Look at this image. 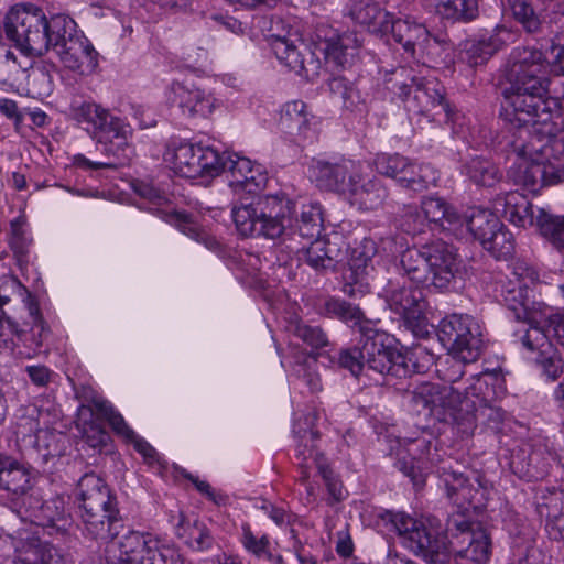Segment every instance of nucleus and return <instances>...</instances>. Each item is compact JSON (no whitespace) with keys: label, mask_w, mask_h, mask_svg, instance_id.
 Returning <instances> with one entry per match:
<instances>
[{"label":"nucleus","mask_w":564,"mask_h":564,"mask_svg":"<svg viewBox=\"0 0 564 564\" xmlns=\"http://www.w3.org/2000/svg\"><path fill=\"white\" fill-rule=\"evenodd\" d=\"M129 440L134 443V448L145 458H154L156 452L148 442L143 441L142 438H139L135 434L133 438Z\"/></svg>","instance_id":"774afa93"},{"label":"nucleus","mask_w":564,"mask_h":564,"mask_svg":"<svg viewBox=\"0 0 564 564\" xmlns=\"http://www.w3.org/2000/svg\"><path fill=\"white\" fill-rule=\"evenodd\" d=\"M541 324H529L522 336L525 357L540 370L542 377L555 381L564 370V362L557 349L550 341Z\"/></svg>","instance_id":"ddd939ff"},{"label":"nucleus","mask_w":564,"mask_h":564,"mask_svg":"<svg viewBox=\"0 0 564 564\" xmlns=\"http://www.w3.org/2000/svg\"><path fill=\"white\" fill-rule=\"evenodd\" d=\"M334 95L339 96L344 107L354 109L360 102V95L354 85L344 77H335L329 83Z\"/></svg>","instance_id":"09e8293b"},{"label":"nucleus","mask_w":564,"mask_h":564,"mask_svg":"<svg viewBox=\"0 0 564 564\" xmlns=\"http://www.w3.org/2000/svg\"><path fill=\"white\" fill-rule=\"evenodd\" d=\"M551 55L554 67L564 75V31L557 33L552 40Z\"/></svg>","instance_id":"4d7b16f0"},{"label":"nucleus","mask_w":564,"mask_h":564,"mask_svg":"<svg viewBox=\"0 0 564 564\" xmlns=\"http://www.w3.org/2000/svg\"><path fill=\"white\" fill-rule=\"evenodd\" d=\"M377 246L372 239H364L354 248L347 269L343 273V292L359 297L370 292V278L375 269L373 257Z\"/></svg>","instance_id":"dca6fc26"},{"label":"nucleus","mask_w":564,"mask_h":564,"mask_svg":"<svg viewBox=\"0 0 564 564\" xmlns=\"http://www.w3.org/2000/svg\"><path fill=\"white\" fill-rule=\"evenodd\" d=\"M28 373L31 380L37 386H44L50 380V370L44 366L28 367Z\"/></svg>","instance_id":"e2e57ef3"},{"label":"nucleus","mask_w":564,"mask_h":564,"mask_svg":"<svg viewBox=\"0 0 564 564\" xmlns=\"http://www.w3.org/2000/svg\"><path fill=\"white\" fill-rule=\"evenodd\" d=\"M506 381L500 370H486L473 377V382L466 389L465 411L492 420L501 421L503 412L495 402L506 394Z\"/></svg>","instance_id":"9b49d317"},{"label":"nucleus","mask_w":564,"mask_h":564,"mask_svg":"<svg viewBox=\"0 0 564 564\" xmlns=\"http://www.w3.org/2000/svg\"><path fill=\"white\" fill-rule=\"evenodd\" d=\"M310 116L306 105L301 100L288 102L282 110L280 124L289 133L305 134L310 127Z\"/></svg>","instance_id":"c9c22d12"},{"label":"nucleus","mask_w":564,"mask_h":564,"mask_svg":"<svg viewBox=\"0 0 564 564\" xmlns=\"http://www.w3.org/2000/svg\"><path fill=\"white\" fill-rule=\"evenodd\" d=\"M494 207L497 212H501L503 217L517 227L536 226L538 215H534L532 204L519 192H510L497 196Z\"/></svg>","instance_id":"393cba45"},{"label":"nucleus","mask_w":564,"mask_h":564,"mask_svg":"<svg viewBox=\"0 0 564 564\" xmlns=\"http://www.w3.org/2000/svg\"><path fill=\"white\" fill-rule=\"evenodd\" d=\"M462 227L454 230V235L464 237L473 235L482 243L488 240L490 234L500 228V220L488 209L470 207L464 215H460Z\"/></svg>","instance_id":"a878e982"},{"label":"nucleus","mask_w":564,"mask_h":564,"mask_svg":"<svg viewBox=\"0 0 564 564\" xmlns=\"http://www.w3.org/2000/svg\"><path fill=\"white\" fill-rule=\"evenodd\" d=\"M29 466L17 459L0 455V487L14 495H23L31 488Z\"/></svg>","instance_id":"cd10ccee"},{"label":"nucleus","mask_w":564,"mask_h":564,"mask_svg":"<svg viewBox=\"0 0 564 564\" xmlns=\"http://www.w3.org/2000/svg\"><path fill=\"white\" fill-rule=\"evenodd\" d=\"M422 213L430 223L438 224L452 231L462 227L460 215L440 197H426L421 204Z\"/></svg>","instance_id":"c756f323"},{"label":"nucleus","mask_w":564,"mask_h":564,"mask_svg":"<svg viewBox=\"0 0 564 564\" xmlns=\"http://www.w3.org/2000/svg\"><path fill=\"white\" fill-rule=\"evenodd\" d=\"M403 360L394 338L376 329L372 324L361 325L359 345L344 349L339 355V365L356 377L365 371L397 376L398 367L403 365Z\"/></svg>","instance_id":"0eeeda50"},{"label":"nucleus","mask_w":564,"mask_h":564,"mask_svg":"<svg viewBox=\"0 0 564 564\" xmlns=\"http://www.w3.org/2000/svg\"><path fill=\"white\" fill-rule=\"evenodd\" d=\"M512 15L528 32H535L540 28V20L532 6L527 0H507Z\"/></svg>","instance_id":"49530a36"},{"label":"nucleus","mask_w":564,"mask_h":564,"mask_svg":"<svg viewBox=\"0 0 564 564\" xmlns=\"http://www.w3.org/2000/svg\"><path fill=\"white\" fill-rule=\"evenodd\" d=\"M75 500L86 534L108 542L107 564H183L172 545L150 533L130 531L113 540L121 527L117 499L96 474H85L78 480Z\"/></svg>","instance_id":"f03ea898"},{"label":"nucleus","mask_w":564,"mask_h":564,"mask_svg":"<svg viewBox=\"0 0 564 564\" xmlns=\"http://www.w3.org/2000/svg\"><path fill=\"white\" fill-rule=\"evenodd\" d=\"M166 165L187 178L216 177L225 170L221 154L210 145L180 142L170 144L163 155Z\"/></svg>","instance_id":"1a4fd4ad"},{"label":"nucleus","mask_w":564,"mask_h":564,"mask_svg":"<svg viewBox=\"0 0 564 564\" xmlns=\"http://www.w3.org/2000/svg\"><path fill=\"white\" fill-rule=\"evenodd\" d=\"M386 442L390 454H394L400 459H403L404 465H406L408 457L423 463L424 457L429 456L432 447L431 434L425 432H421L413 437L403 438L389 434L386 436Z\"/></svg>","instance_id":"bb28decb"},{"label":"nucleus","mask_w":564,"mask_h":564,"mask_svg":"<svg viewBox=\"0 0 564 564\" xmlns=\"http://www.w3.org/2000/svg\"><path fill=\"white\" fill-rule=\"evenodd\" d=\"M463 364L466 362L448 354L445 364H441L442 368H438L437 371L442 373L444 380L455 382L463 376Z\"/></svg>","instance_id":"5fc2aeb1"},{"label":"nucleus","mask_w":564,"mask_h":564,"mask_svg":"<svg viewBox=\"0 0 564 564\" xmlns=\"http://www.w3.org/2000/svg\"><path fill=\"white\" fill-rule=\"evenodd\" d=\"M335 527V523H333L332 519H328L326 521V528L328 530L329 540H335L336 544V551L337 553L343 556L347 557L352 554L354 551V544L351 541V538L347 530V524H343L341 528L335 533V536H333L332 529Z\"/></svg>","instance_id":"864d4df0"},{"label":"nucleus","mask_w":564,"mask_h":564,"mask_svg":"<svg viewBox=\"0 0 564 564\" xmlns=\"http://www.w3.org/2000/svg\"><path fill=\"white\" fill-rule=\"evenodd\" d=\"M546 58L535 47H516L505 66L506 87L501 116L520 135L511 143L516 161L510 175L517 184L536 191L545 184V163L539 159L555 134L545 78Z\"/></svg>","instance_id":"f257e3e1"},{"label":"nucleus","mask_w":564,"mask_h":564,"mask_svg":"<svg viewBox=\"0 0 564 564\" xmlns=\"http://www.w3.org/2000/svg\"><path fill=\"white\" fill-rule=\"evenodd\" d=\"M411 160L409 158L402 156L400 154H387L381 153L378 154L373 164L377 171L394 180L399 185L401 182L405 181V174L408 172V166H410Z\"/></svg>","instance_id":"a19ab883"},{"label":"nucleus","mask_w":564,"mask_h":564,"mask_svg":"<svg viewBox=\"0 0 564 564\" xmlns=\"http://www.w3.org/2000/svg\"><path fill=\"white\" fill-rule=\"evenodd\" d=\"M0 68H6L9 73L17 70V57L12 51L0 47Z\"/></svg>","instance_id":"338daca9"},{"label":"nucleus","mask_w":564,"mask_h":564,"mask_svg":"<svg viewBox=\"0 0 564 564\" xmlns=\"http://www.w3.org/2000/svg\"><path fill=\"white\" fill-rule=\"evenodd\" d=\"M482 247L488 250L494 257L507 258L512 254L514 250L513 236L500 223V228L494 230L489 235L488 240L484 241Z\"/></svg>","instance_id":"c03bdc74"},{"label":"nucleus","mask_w":564,"mask_h":564,"mask_svg":"<svg viewBox=\"0 0 564 564\" xmlns=\"http://www.w3.org/2000/svg\"><path fill=\"white\" fill-rule=\"evenodd\" d=\"M416 405L429 409L435 420L449 423L462 437L470 436L476 429V415L465 411L464 399L452 386L423 383L414 392Z\"/></svg>","instance_id":"6e6552de"},{"label":"nucleus","mask_w":564,"mask_h":564,"mask_svg":"<svg viewBox=\"0 0 564 564\" xmlns=\"http://www.w3.org/2000/svg\"><path fill=\"white\" fill-rule=\"evenodd\" d=\"M547 330L564 346V314H553L545 321Z\"/></svg>","instance_id":"bf43d9fd"},{"label":"nucleus","mask_w":564,"mask_h":564,"mask_svg":"<svg viewBox=\"0 0 564 564\" xmlns=\"http://www.w3.org/2000/svg\"><path fill=\"white\" fill-rule=\"evenodd\" d=\"M350 17L372 33L389 32L391 15L376 3H355L350 8Z\"/></svg>","instance_id":"7c9ffc66"},{"label":"nucleus","mask_w":564,"mask_h":564,"mask_svg":"<svg viewBox=\"0 0 564 564\" xmlns=\"http://www.w3.org/2000/svg\"><path fill=\"white\" fill-rule=\"evenodd\" d=\"M440 339L449 347V354L465 362L476 361L484 347L482 330L469 315L452 314L440 324Z\"/></svg>","instance_id":"9d476101"},{"label":"nucleus","mask_w":564,"mask_h":564,"mask_svg":"<svg viewBox=\"0 0 564 564\" xmlns=\"http://www.w3.org/2000/svg\"><path fill=\"white\" fill-rule=\"evenodd\" d=\"M538 273L523 261H517L512 265L508 282L503 286L506 305L514 313L518 321L529 324H542L544 313L534 308L530 301L529 290L536 283Z\"/></svg>","instance_id":"f8f14e48"},{"label":"nucleus","mask_w":564,"mask_h":564,"mask_svg":"<svg viewBox=\"0 0 564 564\" xmlns=\"http://www.w3.org/2000/svg\"><path fill=\"white\" fill-rule=\"evenodd\" d=\"M400 264L406 278L417 286H406L400 279L389 280L382 297L414 334H427V302L420 286L438 291L453 289L460 271V260L453 246L435 241L421 248H408L401 254Z\"/></svg>","instance_id":"20e7f679"},{"label":"nucleus","mask_w":564,"mask_h":564,"mask_svg":"<svg viewBox=\"0 0 564 564\" xmlns=\"http://www.w3.org/2000/svg\"><path fill=\"white\" fill-rule=\"evenodd\" d=\"M317 438V433L314 431L305 432L296 446V459L301 469L302 482H306L311 476L312 470L315 468L323 477L328 487L329 492L336 498L340 499V492L336 494V481L333 479L332 470L328 467L327 459L313 444Z\"/></svg>","instance_id":"5701e85b"},{"label":"nucleus","mask_w":564,"mask_h":564,"mask_svg":"<svg viewBox=\"0 0 564 564\" xmlns=\"http://www.w3.org/2000/svg\"><path fill=\"white\" fill-rule=\"evenodd\" d=\"M0 111L7 118L14 121L17 130L20 128L23 121V115L20 112L18 105L12 99H1L0 100Z\"/></svg>","instance_id":"13d9d810"},{"label":"nucleus","mask_w":564,"mask_h":564,"mask_svg":"<svg viewBox=\"0 0 564 564\" xmlns=\"http://www.w3.org/2000/svg\"><path fill=\"white\" fill-rule=\"evenodd\" d=\"M379 523L389 532L395 533L402 545L409 550V539L415 535L421 517L414 518L405 512L384 511L379 516Z\"/></svg>","instance_id":"2f4dec72"},{"label":"nucleus","mask_w":564,"mask_h":564,"mask_svg":"<svg viewBox=\"0 0 564 564\" xmlns=\"http://www.w3.org/2000/svg\"><path fill=\"white\" fill-rule=\"evenodd\" d=\"M564 181V166H556L553 164H545V184L555 185Z\"/></svg>","instance_id":"0e129e2a"},{"label":"nucleus","mask_w":564,"mask_h":564,"mask_svg":"<svg viewBox=\"0 0 564 564\" xmlns=\"http://www.w3.org/2000/svg\"><path fill=\"white\" fill-rule=\"evenodd\" d=\"M93 406L94 411H96L100 417L109 422L116 433L128 440L134 437V432L128 426L122 415L113 409L110 402L106 400H94Z\"/></svg>","instance_id":"a18cd8bd"},{"label":"nucleus","mask_w":564,"mask_h":564,"mask_svg":"<svg viewBox=\"0 0 564 564\" xmlns=\"http://www.w3.org/2000/svg\"><path fill=\"white\" fill-rule=\"evenodd\" d=\"M213 19L219 25H221L223 28H225L226 30H228L235 34H242L245 32V28H243L242 23L234 17L216 14V15H213Z\"/></svg>","instance_id":"052dcab7"},{"label":"nucleus","mask_w":564,"mask_h":564,"mask_svg":"<svg viewBox=\"0 0 564 564\" xmlns=\"http://www.w3.org/2000/svg\"><path fill=\"white\" fill-rule=\"evenodd\" d=\"M360 46L357 33L345 32L327 40L325 56L328 62L345 68L354 63Z\"/></svg>","instance_id":"c85d7f7f"},{"label":"nucleus","mask_w":564,"mask_h":564,"mask_svg":"<svg viewBox=\"0 0 564 564\" xmlns=\"http://www.w3.org/2000/svg\"><path fill=\"white\" fill-rule=\"evenodd\" d=\"M536 227L557 250L564 252V216H555L539 209Z\"/></svg>","instance_id":"ea45409f"},{"label":"nucleus","mask_w":564,"mask_h":564,"mask_svg":"<svg viewBox=\"0 0 564 564\" xmlns=\"http://www.w3.org/2000/svg\"><path fill=\"white\" fill-rule=\"evenodd\" d=\"M65 514L64 502L62 498H55L44 502L39 510H34L30 517L33 522L39 524H53Z\"/></svg>","instance_id":"de8ad7c7"},{"label":"nucleus","mask_w":564,"mask_h":564,"mask_svg":"<svg viewBox=\"0 0 564 564\" xmlns=\"http://www.w3.org/2000/svg\"><path fill=\"white\" fill-rule=\"evenodd\" d=\"M325 311L332 317L339 318L345 323H351L352 326L358 325L360 333L361 325L371 324L368 321H364V314L359 307L339 299H329L326 301Z\"/></svg>","instance_id":"37998d69"},{"label":"nucleus","mask_w":564,"mask_h":564,"mask_svg":"<svg viewBox=\"0 0 564 564\" xmlns=\"http://www.w3.org/2000/svg\"><path fill=\"white\" fill-rule=\"evenodd\" d=\"M389 32L392 33L395 42L401 44L404 51L412 56H415L417 52L421 55H430L433 53V48L438 47L436 41L431 37L426 26L416 22L411 17L395 20L390 17Z\"/></svg>","instance_id":"aec40b11"},{"label":"nucleus","mask_w":564,"mask_h":564,"mask_svg":"<svg viewBox=\"0 0 564 564\" xmlns=\"http://www.w3.org/2000/svg\"><path fill=\"white\" fill-rule=\"evenodd\" d=\"M220 154L225 161V170L228 169L230 172L229 185L235 193L240 191L256 193L265 186L268 175L261 164L238 154Z\"/></svg>","instance_id":"412c9836"},{"label":"nucleus","mask_w":564,"mask_h":564,"mask_svg":"<svg viewBox=\"0 0 564 564\" xmlns=\"http://www.w3.org/2000/svg\"><path fill=\"white\" fill-rule=\"evenodd\" d=\"M188 479L195 485L196 489L205 495L210 501L220 506L225 505L228 497L220 491L215 490L207 481L200 480L197 477L189 476Z\"/></svg>","instance_id":"6e6d98bb"},{"label":"nucleus","mask_w":564,"mask_h":564,"mask_svg":"<svg viewBox=\"0 0 564 564\" xmlns=\"http://www.w3.org/2000/svg\"><path fill=\"white\" fill-rule=\"evenodd\" d=\"M271 47L280 63L290 70L307 79L318 75L319 61L297 34L273 36Z\"/></svg>","instance_id":"4468645a"},{"label":"nucleus","mask_w":564,"mask_h":564,"mask_svg":"<svg viewBox=\"0 0 564 564\" xmlns=\"http://www.w3.org/2000/svg\"><path fill=\"white\" fill-rule=\"evenodd\" d=\"M229 2L234 4H239L240 7L245 9H263V8H272L274 7L280 0H228Z\"/></svg>","instance_id":"69168bd1"},{"label":"nucleus","mask_w":564,"mask_h":564,"mask_svg":"<svg viewBox=\"0 0 564 564\" xmlns=\"http://www.w3.org/2000/svg\"><path fill=\"white\" fill-rule=\"evenodd\" d=\"M455 564H487L491 552V542L487 532L463 530L449 545Z\"/></svg>","instance_id":"b1692460"},{"label":"nucleus","mask_w":564,"mask_h":564,"mask_svg":"<svg viewBox=\"0 0 564 564\" xmlns=\"http://www.w3.org/2000/svg\"><path fill=\"white\" fill-rule=\"evenodd\" d=\"M70 117L80 124L97 143L104 145L108 155L116 161L95 162L83 154H76L72 159L74 166L88 171L99 169H116L126 165L131 158L132 129L124 119L111 113V111L94 101L73 102Z\"/></svg>","instance_id":"423d86ee"},{"label":"nucleus","mask_w":564,"mask_h":564,"mask_svg":"<svg viewBox=\"0 0 564 564\" xmlns=\"http://www.w3.org/2000/svg\"><path fill=\"white\" fill-rule=\"evenodd\" d=\"M405 68H400L393 73L394 78H391V89L394 90L401 98L408 99L413 94V99L420 110H427L431 107H441L446 117L451 119L449 105L445 101L443 91L438 84L434 82L419 80L412 77L411 83L401 82L399 78L404 77L406 74Z\"/></svg>","instance_id":"6ab92c4d"},{"label":"nucleus","mask_w":564,"mask_h":564,"mask_svg":"<svg viewBox=\"0 0 564 564\" xmlns=\"http://www.w3.org/2000/svg\"><path fill=\"white\" fill-rule=\"evenodd\" d=\"M406 170V180L401 182L400 186L414 192H422L430 185H436L440 178L438 171L431 164H417L411 161Z\"/></svg>","instance_id":"e433bc0d"},{"label":"nucleus","mask_w":564,"mask_h":564,"mask_svg":"<svg viewBox=\"0 0 564 564\" xmlns=\"http://www.w3.org/2000/svg\"><path fill=\"white\" fill-rule=\"evenodd\" d=\"M563 508V494L552 492L545 501L539 503V513L546 518V530L549 534L555 540H564V513Z\"/></svg>","instance_id":"f704fd0d"},{"label":"nucleus","mask_w":564,"mask_h":564,"mask_svg":"<svg viewBox=\"0 0 564 564\" xmlns=\"http://www.w3.org/2000/svg\"><path fill=\"white\" fill-rule=\"evenodd\" d=\"M443 481L449 498L460 496L463 500L470 499V489L466 486L467 479L463 474L456 471L444 473Z\"/></svg>","instance_id":"603ef678"},{"label":"nucleus","mask_w":564,"mask_h":564,"mask_svg":"<svg viewBox=\"0 0 564 564\" xmlns=\"http://www.w3.org/2000/svg\"><path fill=\"white\" fill-rule=\"evenodd\" d=\"M169 93L183 113L193 118H207L219 105L212 91L181 82H172Z\"/></svg>","instance_id":"4be33fe9"},{"label":"nucleus","mask_w":564,"mask_h":564,"mask_svg":"<svg viewBox=\"0 0 564 564\" xmlns=\"http://www.w3.org/2000/svg\"><path fill=\"white\" fill-rule=\"evenodd\" d=\"M6 34L28 54L43 56L52 51L76 79L88 77L98 68V52L67 15L57 14L47 21L36 6L19 4L7 15Z\"/></svg>","instance_id":"7ed1b4c3"},{"label":"nucleus","mask_w":564,"mask_h":564,"mask_svg":"<svg viewBox=\"0 0 564 564\" xmlns=\"http://www.w3.org/2000/svg\"><path fill=\"white\" fill-rule=\"evenodd\" d=\"M345 196L360 210H377L383 206L388 189L381 180L371 173L369 164L360 162L358 175L351 180Z\"/></svg>","instance_id":"a211bd4d"},{"label":"nucleus","mask_w":564,"mask_h":564,"mask_svg":"<svg viewBox=\"0 0 564 564\" xmlns=\"http://www.w3.org/2000/svg\"><path fill=\"white\" fill-rule=\"evenodd\" d=\"M436 12L448 20H473L478 12L477 0H433Z\"/></svg>","instance_id":"4c0bfd02"},{"label":"nucleus","mask_w":564,"mask_h":564,"mask_svg":"<svg viewBox=\"0 0 564 564\" xmlns=\"http://www.w3.org/2000/svg\"><path fill=\"white\" fill-rule=\"evenodd\" d=\"M167 217V221L177 226L184 234L189 235L193 231L192 223L186 214L173 212Z\"/></svg>","instance_id":"680f3d73"},{"label":"nucleus","mask_w":564,"mask_h":564,"mask_svg":"<svg viewBox=\"0 0 564 564\" xmlns=\"http://www.w3.org/2000/svg\"><path fill=\"white\" fill-rule=\"evenodd\" d=\"M409 550L432 564H446L451 550L442 522L435 517H421L415 535L409 539Z\"/></svg>","instance_id":"2eb2a0df"},{"label":"nucleus","mask_w":564,"mask_h":564,"mask_svg":"<svg viewBox=\"0 0 564 564\" xmlns=\"http://www.w3.org/2000/svg\"><path fill=\"white\" fill-rule=\"evenodd\" d=\"M294 209V203L285 195H264L251 203L235 205L231 215L238 232L243 237L283 240H294L296 237L305 240L319 238L323 230L321 205H303L296 228L293 224Z\"/></svg>","instance_id":"39448f33"},{"label":"nucleus","mask_w":564,"mask_h":564,"mask_svg":"<svg viewBox=\"0 0 564 564\" xmlns=\"http://www.w3.org/2000/svg\"><path fill=\"white\" fill-rule=\"evenodd\" d=\"M360 162L346 158L336 161L313 160L308 175L319 189L345 195L351 180L358 175Z\"/></svg>","instance_id":"f3484780"},{"label":"nucleus","mask_w":564,"mask_h":564,"mask_svg":"<svg viewBox=\"0 0 564 564\" xmlns=\"http://www.w3.org/2000/svg\"><path fill=\"white\" fill-rule=\"evenodd\" d=\"M294 334L310 347L319 349L328 345L326 334L318 326L299 324L295 326Z\"/></svg>","instance_id":"8fccbe9b"},{"label":"nucleus","mask_w":564,"mask_h":564,"mask_svg":"<svg viewBox=\"0 0 564 564\" xmlns=\"http://www.w3.org/2000/svg\"><path fill=\"white\" fill-rule=\"evenodd\" d=\"M503 44L499 35L482 37L477 41H468L465 45V59L471 66L486 63Z\"/></svg>","instance_id":"58836bf2"},{"label":"nucleus","mask_w":564,"mask_h":564,"mask_svg":"<svg viewBox=\"0 0 564 564\" xmlns=\"http://www.w3.org/2000/svg\"><path fill=\"white\" fill-rule=\"evenodd\" d=\"M239 540L245 551L257 560H264L271 564H283L282 556L273 554L269 536L267 534H256L249 524L241 527Z\"/></svg>","instance_id":"473e14b6"},{"label":"nucleus","mask_w":564,"mask_h":564,"mask_svg":"<svg viewBox=\"0 0 564 564\" xmlns=\"http://www.w3.org/2000/svg\"><path fill=\"white\" fill-rule=\"evenodd\" d=\"M473 183L479 186H494L501 180V172L489 159L475 156L469 159L462 169Z\"/></svg>","instance_id":"72a5a7b5"},{"label":"nucleus","mask_w":564,"mask_h":564,"mask_svg":"<svg viewBox=\"0 0 564 564\" xmlns=\"http://www.w3.org/2000/svg\"><path fill=\"white\" fill-rule=\"evenodd\" d=\"M25 227L26 218L23 215L18 216L10 224L11 236L9 242L13 251L18 254H23L29 243Z\"/></svg>","instance_id":"3c124183"},{"label":"nucleus","mask_w":564,"mask_h":564,"mask_svg":"<svg viewBox=\"0 0 564 564\" xmlns=\"http://www.w3.org/2000/svg\"><path fill=\"white\" fill-rule=\"evenodd\" d=\"M308 246H302L304 251L305 261L312 268L327 269L334 264L333 249L325 239L316 238L307 240Z\"/></svg>","instance_id":"79ce46f5"}]
</instances>
